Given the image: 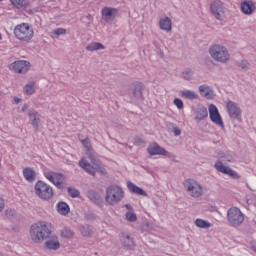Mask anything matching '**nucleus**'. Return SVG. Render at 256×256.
<instances>
[{"instance_id":"nucleus-20","label":"nucleus","mask_w":256,"mask_h":256,"mask_svg":"<svg viewBox=\"0 0 256 256\" xmlns=\"http://www.w3.org/2000/svg\"><path fill=\"white\" fill-rule=\"evenodd\" d=\"M198 91L201 97H204L205 99H215V91L213 90V87L209 85H200Z\"/></svg>"},{"instance_id":"nucleus-11","label":"nucleus","mask_w":256,"mask_h":256,"mask_svg":"<svg viewBox=\"0 0 256 256\" xmlns=\"http://www.w3.org/2000/svg\"><path fill=\"white\" fill-rule=\"evenodd\" d=\"M208 113H209L210 120L212 121V123H214V125H216L217 127H220V129H225V123L223 122V117L219 113V108H217L215 104H210L208 106Z\"/></svg>"},{"instance_id":"nucleus-22","label":"nucleus","mask_w":256,"mask_h":256,"mask_svg":"<svg viewBox=\"0 0 256 256\" xmlns=\"http://www.w3.org/2000/svg\"><path fill=\"white\" fill-rule=\"evenodd\" d=\"M87 197L90 199L92 203H95V205H101L103 203V198L101 197V194L99 192L90 190L87 192Z\"/></svg>"},{"instance_id":"nucleus-45","label":"nucleus","mask_w":256,"mask_h":256,"mask_svg":"<svg viewBox=\"0 0 256 256\" xmlns=\"http://www.w3.org/2000/svg\"><path fill=\"white\" fill-rule=\"evenodd\" d=\"M174 135L179 136L181 135V130L179 128L174 129Z\"/></svg>"},{"instance_id":"nucleus-8","label":"nucleus","mask_w":256,"mask_h":256,"mask_svg":"<svg viewBox=\"0 0 256 256\" xmlns=\"http://www.w3.org/2000/svg\"><path fill=\"white\" fill-rule=\"evenodd\" d=\"M184 188L186 189L187 193H189L190 197H201L203 195V186L196 180L187 179L184 182Z\"/></svg>"},{"instance_id":"nucleus-51","label":"nucleus","mask_w":256,"mask_h":256,"mask_svg":"<svg viewBox=\"0 0 256 256\" xmlns=\"http://www.w3.org/2000/svg\"><path fill=\"white\" fill-rule=\"evenodd\" d=\"M125 207H126V209H129V204H126Z\"/></svg>"},{"instance_id":"nucleus-42","label":"nucleus","mask_w":256,"mask_h":256,"mask_svg":"<svg viewBox=\"0 0 256 256\" xmlns=\"http://www.w3.org/2000/svg\"><path fill=\"white\" fill-rule=\"evenodd\" d=\"M5 209V199L0 197V213Z\"/></svg>"},{"instance_id":"nucleus-7","label":"nucleus","mask_w":256,"mask_h":256,"mask_svg":"<svg viewBox=\"0 0 256 256\" xmlns=\"http://www.w3.org/2000/svg\"><path fill=\"white\" fill-rule=\"evenodd\" d=\"M227 219L228 223L232 225V227H239L245 221V214L241 212V209L237 207H231L227 211Z\"/></svg>"},{"instance_id":"nucleus-2","label":"nucleus","mask_w":256,"mask_h":256,"mask_svg":"<svg viewBox=\"0 0 256 256\" xmlns=\"http://www.w3.org/2000/svg\"><path fill=\"white\" fill-rule=\"evenodd\" d=\"M52 234L53 230H51V224L47 222H38L32 224L30 227V237L34 243H43V241H47Z\"/></svg>"},{"instance_id":"nucleus-47","label":"nucleus","mask_w":256,"mask_h":256,"mask_svg":"<svg viewBox=\"0 0 256 256\" xmlns=\"http://www.w3.org/2000/svg\"><path fill=\"white\" fill-rule=\"evenodd\" d=\"M14 103H16V104L21 103V98L14 97Z\"/></svg>"},{"instance_id":"nucleus-41","label":"nucleus","mask_w":256,"mask_h":256,"mask_svg":"<svg viewBox=\"0 0 256 256\" xmlns=\"http://www.w3.org/2000/svg\"><path fill=\"white\" fill-rule=\"evenodd\" d=\"M129 221H131V222L137 221V215L131 211V208H130V213H129Z\"/></svg>"},{"instance_id":"nucleus-50","label":"nucleus","mask_w":256,"mask_h":256,"mask_svg":"<svg viewBox=\"0 0 256 256\" xmlns=\"http://www.w3.org/2000/svg\"><path fill=\"white\" fill-rule=\"evenodd\" d=\"M3 179V172L0 171V180Z\"/></svg>"},{"instance_id":"nucleus-12","label":"nucleus","mask_w":256,"mask_h":256,"mask_svg":"<svg viewBox=\"0 0 256 256\" xmlns=\"http://www.w3.org/2000/svg\"><path fill=\"white\" fill-rule=\"evenodd\" d=\"M46 179L53 183L57 189L63 190L65 187V175L62 173H57V172H46L45 173Z\"/></svg>"},{"instance_id":"nucleus-53","label":"nucleus","mask_w":256,"mask_h":256,"mask_svg":"<svg viewBox=\"0 0 256 256\" xmlns=\"http://www.w3.org/2000/svg\"><path fill=\"white\" fill-rule=\"evenodd\" d=\"M136 144H137V145H140V143H139V142H136Z\"/></svg>"},{"instance_id":"nucleus-52","label":"nucleus","mask_w":256,"mask_h":256,"mask_svg":"<svg viewBox=\"0 0 256 256\" xmlns=\"http://www.w3.org/2000/svg\"><path fill=\"white\" fill-rule=\"evenodd\" d=\"M127 187H129V181L126 182Z\"/></svg>"},{"instance_id":"nucleus-27","label":"nucleus","mask_w":256,"mask_h":256,"mask_svg":"<svg viewBox=\"0 0 256 256\" xmlns=\"http://www.w3.org/2000/svg\"><path fill=\"white\" fill-rule=\"evenodd\" d=\"M12 5L20 11H25L29 7V0H11Z\"/></svg>"},{"instance_id":"nucleus-55","label":"nucleus","mask_w":256,"mask_h":256,"mask_svg":"<svg viewBox=\"0 0 256 256\" xmlns=\"http://www.w3.org/2000/svg\"><path fill=\"white\" fill-rule=\"evenodd\" d=\"M0 256H1V252H0Z\"/></svg>"},{"instance_id":"nucleus-32","label":"nucleus","mask_w":256,"mask_h":256,"mask_svg":"<svg viewBox=\"0 0 256 256\" xmlns=\"http://www.w3.org/2000/svg\"><path fill=\"white\" fill-rule=\"evenodd\" d=\"M132 91H133L135 97H141L143 95V84L142 83H136L132 87Z\"/></svg>"},{"instance_id":"nucleus-36","label":"nucleus","mask_w":256,"mask_h":256,"mask_svg":"<svg viewBox=\"0 0 256 256\" xmlns=\"http://www.w3.org/2000/svg\"><path fill=\"white\" fill-rule=\"evenodd\" d=\"M182 77L183 79H185L186 81H191L192 77H193V71H191L190 69L184 70L182 72Z\"/></svg>"},{"instance_id":"nucleus-44","label":"nucleus","mask_w":256,"mask_h":256,"mask_svg":"<svg viewBox=\"0 0 256 256\" xmlns=\"http://www.w3.org/2000/svg\"><path fill=\"white\" fill-rule=\"evenodd\" d=\"M13 210L12 209H8V210H6V215L8 216V217H13Z\"/></svg>"},{"instance_id":"nucleus-21","label":"nucleus","mask_w":256,"mask_h":256,"mask_svg":"<svg viewBox=\"0 0 256 256\" xmlns=\"http://www.w3.org/2000/svg\"><path fill=\"white\" fill-rule=\"evenodd\" d=\"M147 152L149 155H163L164 157L169 156V152H167L163 147L159 146L157 143H152L148 146Z\"/></svg>"},{"instance_id":"nucleus-34","label":"nucleus","mask_w":256,"mask_h":256,"mask_svg":"<svg viewBox=\"0 0 256 256\" xmlns=\"http://www.w3.org/2000/svg\"><path fill=\"white\" fill-rule=\"evenodd\" d=\"M120 243L123 247H129V233L123 232L120 234Z\"/></svg>"},{"instance_id":"nucleus-19","label":"nucleus","mask_w":256,"mask_h":256,"mask_svg":"<svg viewBox=\"0 0 256 256\" xmlns=\"http://www.w3.org/2000/svg\"><path fill=\"white\" fill-rule=\"evenodd\" d=\"M240 9L244 15H253L255 13V2L252 0H245L240 4Z\"/></svg>"},{"instance_id":"nucleus-15","label":"nucleus","mask_w":256,"mask_h":256,"mask_svg":"<svg viewBox=\"0 0 256 256\" xmlns=\"http://www.w3.org/2000/svg\"><path fill=\"white\" fill-rule=\"evenodd\" d=\"M101 15L103 21L106 23H113V21H115L119 16V10L113 7H104L101 10Z\"/></svg>"},{"instance_id":"nucleus-31","label":"nucleus","mask_w":256,"mask_h":256,"mask_svg":"<svg viewBox=\"0 0 256 256\" xmlns=\"http://www.w3.org/2000/svg\"><path fill=\"white\" fill-rule=\"evenodd\" d=\"M101 49H105V46L101 42H92L86 46V51H101Z\"/></svg>"},{"instance_id":"nucleus-5","label":"nucleus","mask_w":256,"mask_h":256,"mask_svg":"<svg viewBox=\"0 0 256 256\" xmlns=\"http://www.w3.org/2000/svg\"><path fill=\"white\" fill-rule=\"evenodd\" d=\"M34 193L38 199L49 201L53 198V188L44 181H37L34 186Z\"/></svg>"},{"instance_id":"nucleus-16","label":"nucleus","mask_w":256,"mask_h":256,"mask_svg":"<svg viewBox=\"0 0 256 256\" xmlns=\"http://www.w3.org/2000/svg\"><path fill=\"white\" fill-rule=\"evenodd\" d=\"M158 27L160 31L171 33V31H173V20L169 16L160 17L158 20Z\"/></svg>"},{"instance_id":"nucleus-3","label":"nucleus","mask_w":256,"mask_h":256,"mask_svg":"<svg viewBox=\"0 0 256 256\" xmlns=\"http://www.w3.org/2000/svg\"><path fill=\"white\" fill-rule=\"evenodd\" d=\"M208 53L216 63H229L231 61V53L227 46L222 44H213L209 47Z\"/></svg>"},{"instance_id":"nucleus-1","label":"nucleus","mask_w":256,"mask_h":256,"mask_svg":"<svg viewBox=\"0 0 256 256\" xmlns=\"http://www.w3.org/2000/svg\"><path fill=\"white\" fill-rule=\"evenodd\" d=\"M81 143L85 149V155L87 159H89L90 163L85 157H83L78 163L79 167L86 171L88 175H92V177H95L97 173H100V175H107V169H105L103 162L99 160L97 152H95V150L93 149L91 139H89V137H86L81 140Z\"/></svg>"},{"instance_id":"nucleus-33","label":"nucleus","mask_w":256,"mask_h":256,"mask_svg":"<svg viewBox=\"0 0 256 256\" xmlns=\"http://www.w3.org/2000/svg\"><path fill=\"white\" fill-rule=\"evenodd\" d=\"M36 85L35 82H31L25 85L24 93L25 95H33L35 93Z\"/></svg>"},{"instance_id":"nucleus-26","label":"nucleus","mask_w":256,"mask_h":256,"mask_svg":"<svg viewBox=\"0 0 256 256\" xmlns=\"http://www.w3.org/2000/svg\"><path fill=\"white\" fill-rule=\"evenodd\" d=\"M23 175L26 181H29V183H33V181L36 179L35 170L29 167L23 169Z\"/></svg>"},{"instance_id":"nucleus-6","label":"nucleus","mask_w":256,"mask_h":256,"mask_svg":"<svg viewBox=\"0 0 256 256\" xmlns=\"http://www.w3.org/2000/svg\"><path fill=\"white\" fill-rule=\"evenodd\" d=\"M33 28L27 23L18 24L14 28V35L18 41L29 43L33 39Z\"/></svg>"},{"instance_id":"nucleus-18","label":"nucleus","mask_w":256,"mask_h":256,"mask_svg":"<svg viewBox=\"0 0 256 256\" xmlns=\"http://www.w3.org/2000/svg\"><path fill=\"white\" fill-rule=\"evenodd\" d=\"M47 241L44 243V247L49 251H57L61 247V243H59V238L53 234L50 235Z\"/></svg>"},{"instance_id":"nucleus-35","label":"nucleus","mask_w":256,"mask_h":256,"mask_svg":"<svg viewBox=\"0 0 256 256\" xmlns=\"http://www.w3.org/2000/svg\"><path fill=\"white\" fill-rule=\"evenodd\" d=\"M61 235L62 237H64L65 239H71V237H73V235H75V233L73 232V230H71L70 228H64L61 231Z\"/></svg>"},{"instance_id":"nucleus-46","label":"nucleus","mask_w":256,"mask_h":256,"mask_svg":"<svg viewBox=\"0 0 256 256\" xmlns=\"http://www.w3.org/2000/svg\"><path fill=\"white\" fill-rule=\"evenodd\" d=\"M27 109H29V105L24 104L23 107H22V112L25 113V111H27Z\"/></svg>"},{"instance_id":"nucleus-37","label":"nucleus","mask_w":256,"mask_h":256,"mask_svg":"<svg viewBox=\"0 0 256 256\" xmlns=\"http://www.w3.org/2000/svg\"><path fill=\"white\" fill-rule=\"evenodd\" d=\"M68 193L70 195V197H79L80 193H79V190L75 189V188H71V187H68Z\"/></svg>"},{"instance_id":"nucleus-24","label":"nucleus","mask_w":256,"mask_h":256,"mask_svg":"<svg viewBox=\"0 0 256 256\" xmlns=\"http://www.w3.org/2000/svg\"><path fill=\"white\" fill-rule=\"evenodd\" d=\"M209 117V111L205 106H200L197 108L195 112V119L197 121H203V119H207Z\"/></svg>"},{"instance_id":"nucleus-30","label":"nucleus","mask_w":256,"mask_h":256,"mask_svg":"<svg viewBox=\"0 0 256 256\" xmlns=\"http://www.w3.org/2000/svg\"><path fill=\"white\" fill-rule=\"evenodd\" d=\"M194 225L198 227V229H211L213 224L211 222L198 218L195 220Z\"/></svg>"},{"instance_id":"nucleus-9","label":"nucleus","mask_w":256,"mask_h":256,"mask_svg":"<svg viewBox=\"0 0 256 256\" xmlns=\"http://www.w3.org/2000/svg\"><path fill=\"white\" fill-rule=\"evenodd\" d=\"M210 11L215 19L223 21V19H225V14L227 13V7L223 1L215 0L210 4Z\"/></svg>"},{"instance_id":"nucleus-13","label":"nucleus","mask_w":256,"mask_h":256,"mask_svg":"<svg viewBox=\"0 0 256 256\" xmlns=\"http://www.w3.org/2000/svg\"><path fill=\"white\" fill-rule=\"evenodd\" d=\"M214 167L216 171L223 173V175H228V177H231L232 179H241V175H239V173L231 169L229 166H225L221 160H218Z\"/></svg>"},{"instance_id":"nucleus-28","label":"nucleus","mask_w":256,"mask_h":256,"mask_svg":"<svg viewBox=\"0 0 256 256\" xmlns=\"http://www.w3.org/2000/svg\"><path fill=\"white\" fill-rule=\"evenodd\" d=\"M129 191L134 193V195H140L141 197H147V192L143 190V188L133 184L129 183Z\"/></svg>"},{"instance_id":"nucleus-54","label":"nucleus","mask_w":256,"mask_h":256,"mask_svg":"<svg viewBox=\"0 0 256 256\" xmlns=\"http://www.w3.org/2000/svg\"><path fill=\"white\" fill-rule=\"evenodd\" d=\"M2 37H1V34H0V41H1Z\"/></svg>"},{"instance_id":"nucleus-17","label":"nucleus","mask_w":256,"mask_h":256,"mask_svg":"<svg viewBox=\"0 0 256 256\" xmlns=\"http://www.w3.org/2000/svg\"><path fill=\"white\" fill-rule=\"evenodd\" d=\"M28 117L32 127L35 128V131H39V124L41 123V114L35 109H30L28 111Z\"/></svg>"},{"instance_id":"nucleus-49","label":"nucleus","mask_w":256,"mask_h":256,"mask_svg":"<svg viewBox=\"0 0 256 256\" xmlns=\"http://www.w3.org/2000/svg\"><path fill=\"white\" fill-rule=\"evenodd\" d=\"M125 217H126L127 221H129V212H126Z\"/></svg>"},{"instance_id":"nucleus-39","label":"nucleus","mask_w":256,"mask_h":256,"mask_svg":"<svg viewBox=\"0 0 256 256\" xmlns=\"http://www.w3.org/2000/svg\"><path fill=\"white\" fill-rule=\"evenodd\" d=\"M238 67H240V69L247 70L249 69V62H247L246 60H241L240 62H238Z\"/></svg>"},{"instance_id":"nucleus-25","label":"nucleus","mask_w":256,"mask_h":256,"mask_svg":"<svg viewBox=\"0 0 256 256\" xmlns=\"http://www.w3.org/2000/svg\"><path fill=\"white\" fill-rule=\"evenodd\" d=\"M79 231L82 235V237H92L93 236V228L89 226L88 224H81L79 226Z\"/></svg>"},{"instance_id":"nucleus-23","label":"nucleus","mask_w":256,"mask_h":256,"mask_svg":"<svg viewBox=\"0 0 256 256\" xmlns=\"http://www.w3.org/2000/svg\"><path fill=\"white\" fill-rule=\"evenodd\" d=\"M179 96L182 97V99H189V101L199 99V94L195 93L193 90H182L179 92Z\"/></svg>"},{"instance_id":"nucleus-4","label":"nucleus","mask_w":256,"mask_h":256,"mask_svg":"<svg viewBox=\"0 0 256 256\" xmlns=\"http://www.w3.org/2000/svg\"><path fill=\"white\" fill-rule=\"evenodd\" d=\"M125 197L123 188L117 185H110L106 188L105 201L108 205H117Z\"/></svg>"},{"instance_id":"nucleus-14","label":"nucleus","mask_w":256,"mask_h":256,"mask_svg":"<svg viewBox=\"0 0 256 256\" xmlns=\"http://www.w3.org/2000/svg\"><path fill=\"white\" fill-rule=\"evenodd\" d=\"M226 109L230 119H238V121L241 120V118L239 117H241L242 111L239 104L229 100L228 102H226Z\"/></svg>"},{"instance_id":"nucleus-29","label":"nucleus","mask_w":256,"mask_h":256,"mask_svg":"<svg viewBox=\"0 0 256 256\" xmlns=\"http://www.w3.org/2000/svg\"><path fill=\"white\" fill-rule=\"evenodd\" d=\"M57 211L60 215H69V212L71 211V209L69 208V205L65 202H59L57 204Z\"/></svg>"},{"instance_id":"nucleus-38","label":"nucleus","mask_w":256,"mask_h":256,"mask_svg":"<svg viewBox=\"0 0 256 256\" xmlns=\"http://www.w3.org/2000/svg\"><path fill=\"white\" fill-rule=\"evenodd\" d=\"M66 33H67V30L65 28H58L53 32V34L56 35L57 37L61 35H65Z\"/></svg>"},{"instance_id":"nucleus-10","label":"nucleus","mask_w":256,"mask_h":256,"mask_svg":"<svg viewBox=\"0 0 256 256\" xmlns=\"http://www.w3.org/2000/svg\"><path fill=\"white\" fill-rule=\"evenodd\" d=\"M8 69L18 75H25L31 69V62L27 60L14 61L8 66Z\"/></svg>"},{"instance_id":"nucleus-48","label":"nucleus","mask_w":256,"mask_h":256,"mask_svg":"<svg viewBox=\"0 0 256 256\" xmlns=\"http://www.w3.org/2000/svg\"><path fill=\"white\" fill-rule=\"evenodd\" d=\"M252 249H253V251H255V253H256V242H254V243L252 244Z\"/></svg>"},{"instance_id":"nucleus-43","label":"nucleus","mask_w":256,"mask_h":256,"mask_svg":"<svg viewBox=\"0 0 256 256\" xmlns=\"http://www.w3.org/2000/svg\"><path fill=\"white\" fill-rule=\"evenodd\" d=\"M219 159H223V161H227V163H231V161H233V159L226 157L224 155H219Z\"/></svg>"},{"instance_id":"nucleus-40","label":"nucleus","mask_w":256,"mask_h":256,"mask_svg":"<svg viewBox=\"0 0 256 256\" xmlns=\"http://www.w3.org/2000/svg\"><path fill=\"white\" fill-rule=\"evenodd\" d=\"M174 105L177 107V109H183V107H184L183 100H181L179 98H175Z\"/></svg>"}]
</instances>
